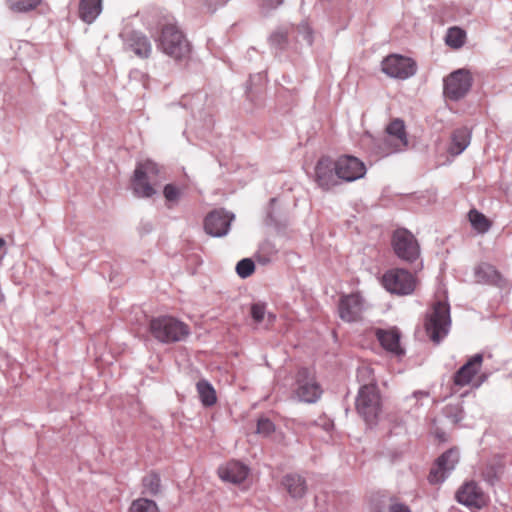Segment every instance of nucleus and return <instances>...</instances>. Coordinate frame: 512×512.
<instances>
[{
  "mask_svg": "<svg viewBox=\"0 0 512 512\" xmlns=\"http://www.w3.org/2000/svg\"><path fill=\"white\" fill-rule=\"evenodd\" d=\"M315 181L324 190L352 181V156L341 155L335 160L321 157L315 166Z\"/></svg>",
  "mask_w": 512,
  "mask_h": 512,
  "instance_id": "f257e3e1",
  "label": "nucleus"
},
{
  "mask_svg": "<svg viewBox=\"0 0 512 512\" xmlns=\"http://www.w3.org/2000/svg\"><path fill=\"white\" fill-rule=\"evenodd\" d=\"M157 42L161 51L175 60L188 57L191 51L190 43L184 33L173 22H167L161 26Z\"/></svg>",
  "mask_w": 512,
  "mask_h": 512,
  "instance_id": "f03ea898",
  "label": "nucleus"
},
{
  "mask_svg": "<svg viewBox=\"0 0 512 512\" xmlns=\"http://www.w3.org/2000/svg\"><path fill=\"white\" fill-rule=\"evenodd\" d=\"M152 336L162 343L178 342L189 334V327L185 323L171 316L152 318L149 323Z\"/></svg>",
  "mask_w": 512,
  "mask_h": 512,
  "instance_id": "7ed1b4c3",
  "label": "nucleus"
},
{
  "mask_svg": "<svg viewBox=\"0 0 512 512\" xmlns=\"http://www.w3.org/2000/svg\"><path fill=\"white\" fill-rule=\"evenodd\" d=\"M449 327V305L445 299L438 300L433 304L425 322L427 334L433 342L439 343L448 334Z\"/></svg>",
  "mask_w": 512,
  "mask_h": 512,
  "instance_id": "20e7f679",
  "label": "nucleus"
},
{
  "mask_svg": "<svg viewBox=\"0 0 512 512\" xmlns=\"http://www.w3.org/2000/svg\"><path fill=\"white\" fill-rule=\"evenodd\" d=\"M382 409L377 385H362L358 391L357 410L369 425L375 424Z\"/></svg>",
  "mask_w": 512,
  "mask_h": 512,
  "instance_id": "39448f33",
  "label": "nucleus"
},
{
  "mask_svg": "<svg viewBox=\"0 0 512 512\" xmlns=\"http://www.w3.org/2000/svg\"><path fill=\"white\" fill-rule=\"evenodd\" d=\"M381 283L392 294L409 295L414 292L417 281L412 273L396 268L386 271L381 278Z\"/></svg>",
  "mask_w": 512,
  "mask_h": 512,
  "instance_id": "423d86ee",
  "label": "nucleus"
},
{
  "mask_svg": "<svg viewBox=\"0 0 512 512\" xmlns=\"http://www.w3.org/2000/svg\"><path fill=\"white\" fill-rule=\"evenodd\" d=\"M381 71L390 78L406 80L417 71L415 61L400 54H390L381 62Z\"/></svg>",
  "mask_w": 512,
  "mask_h": 512,
  "instance_id": "0eeeda50",
  "label": "nucleus"
},
{
  "mask_svg": "<svg viewBox=\"0 0 512 512\" xmlns=\"http://www.w3.org/2000/svg\"><path fill=\"white\" fill-rule=\"evenodd\" d=\"M159 172L158 166L156 163L147 160L145 162L139 163L136 166L134 171V175L132 178V189L133 193L137 197L141 198H150L155 193L156 190L149 183V179L153 175H157Z\"/></svg>",
  "mask_w": 512,
  "mask_h": 512,
  "instance_id": "6e6552de",
  "label": "nucleus"
},
{
  "mask_svg": "<svg viewBox=\"0 0 512 512\" xmlns=\"http://www.w3.org/2000/svg\"><path fill=\"white\" fill-rule=\"evenodd\" d=\"M296 384L295 394L300 401L314 403L322 395V389L316 380L314 372L308 368L298 370Z\"/></svg>",
  "mask_w": 512,
  "mask_h": 512,
  "instance_id": "1a4fd4ad",
  "label": "nucleus"
},
{
  "mask_svg": "<svg viewBox=\"0 0 512 512\" xmlns=\"http://www.w3.org/2000/svg\"><path fill=\"white\" fill-rule=\"evenodd\" d=\"M472 78L468 70L459 69L444 80V95L451 100H459L470 90Z\"/></svg>",
  "mask_w": 512,
  "mask_h": 512,
  "instance_id": "9d476101",
  "label": "nucleus"
},
{
  "mask_svg": "<svg viewBox=\"0 0 512 512\" xmlns=\"http://www.w3.org/2000/svg\"><path fill=\"white\" fill-rule=\"evenodd\" d=\"M392 245L396 255L405 261H414L419 256V246L415 237L405 229L394 232Z\"/></svg>",
  "mask_w": 512,
  "mask_h": 512,
  "instance_id": "9b49d317",
  "label": "nucleus"
},
{
  "mask_svg": "<svg viewBox=\"0 0 512 512\" xmlns=\"http://www.w3.org/2000/svg\"><path fill=\"white\" fill-rule=\"evenodd\" d=\"M483 362V355L477 353L473 355L454 375L453 381L456 386L464 387L476 382L478 387L483 380L477 381L476 377L479 373Z\"/></svg>",
  "mask_w": 512,
  "mask_h": 512,
  "instance_id": "f8f14e48",
  "label": "nucleus"
},
{
  "mask_svg": "<svg viewBox=\"0 0 512 512\" xmlns=\"http://www.w3.org/2000/svg\"><path fill=\"white\" fill-rule=\"evenodd\" d=\"M233 218L224 209L213 210L204 219L205 232L213 237H222L228 233Z\"/></svg>",
  "mask_w": 512,
  "mask_h": 512,
  "instance_id": "ddd939ff",
  "label": "nucleus"
},
{
  "mask_svg": "<svg viewBox=\"0 0 512 512\" xmlns=\"http://www.w3.org/2000/svg\"><path fill=\"white\" fill-rule=\"evenodd\" d=\"M459 503L473 509L485 506L487 497L475 482L463 484L456 494Z\"/></svg>",
  "mask_w": 512,
  "mask_h": 512,
  "instance_id": "4468645a",
  "label": "nucleus"
},
{
  "mask_svg": "<svg viewBox=\"0 0 512 512\" xmlns=\"http://www.w3.org/2000/svg\"><path fill=\"white\" fill-rule=\"evenodd\" d=\"M459 461V454L457 450L450 449L443 453L437 460L436 467H434L429 474V481L431 483L443 482L447 475L455 468Z\"/></svg>",
  "mask_w": 512,
  "mask_h": 512,
  "instance_id": "2eb2a0df",
  "label": "nucleus"
},
{
  "mask_svg": "<svg viewBox=\"0 0 512 512\" xmlns=\"http://www.w3.org/2000/svg\"><path fill=\"white\" fill-rule=\"evenodd\" d=\"M249 469L239 461H229L218 468V475L223 481L233 484L242 483L248 476Z\"/></svg>",
  "mask_w": 512,
  "mask_h": 512,
  "instance_id": "dca6fc26",
  "label": "nucleus"
},
{
  "mask_svg": "<svg viewBox=\"0 0 512 512\" xmlns=\"http://www.w3.org/2000/svg\"><path fill=\"white\" fill-rule=\"evenodd\" d=\"M126 45L139 58H148L152 53V45L149 38L138 31H132L128 34Z\"/></svg>",
  "mask_w": 512,
  "mask_h": 512,
  "instance_id": "f3484780",
  "label": "nucleus"
},
{
  "mask_svg": "<svg viewBox=\"0 0 512 512\" xmlns=\"http://www.w3.org/2000/svg\"><path fill=\"white\" fill-rule=\"evenodd\" d=\"M376 336L385 350L395 354L396 356H402L404 354V349L400 345V333L398 329H377Z\"/></svg>",
  "mask_w": 512,
  "mask_h": 512,
  "instance_id": "a211bd4d",
  "label": "nucleus"
},
{
  "mask_svg": "<svg viewBox=\"0 0 512 512\" xmlns=\"http://www.w3.org/2000/svg\"><path fill=\"white\" fill-rule=\"evenodd\" d=\"M282 485L294 499L302 498L307 491L306 480L299 474H287L282 479Z\"/></svg>",
  "mask_w": 512,
  "mask_h": 512,
  "instance_id": "6ab92c4d",
  "label": "nucleus"
},
{
  "mask_svg": "<svg viewBox=\"0 0 512 512\" xmlns=\"http://www.w3.org/2000/svg\"><path fill=\"white\" fill-rule=\"evenodd\" d=\"M102 11V0H80L79 17L91 24Z\"/></svg>",
  "mask_w": 512,
  "mask_h": 512,
  "instance_id": "aec40b11",
  "label": "nucleus"
},
{
  "mask_svg": "<svg viewBox=\"0 0 512 512\" xmlns=\"http://www.w3.org/2000/svg\"><path fill=\"white\" fill-rule=\"evenodd\" d=\"M471 132L468 128H459L452 134V141L449 146V153L457 156L461 154L469 145Z\"/></svg>",
  "mask_w": 512,
  "mask_h": 512,
  "instance_id": "412c9836",
  "label": "nucleus"
},
{
  "mask_svg": "<svg viewBox=\"0 0 512 512\" xmlns=\"http://www.w3.org/2000/svg\"><path fill=\"white\" fill-rule=\"evenodd\" d=\"M386 132L396 141H398V149L404 148L408 145L407 135L405 131L404 122L400 119L393 120L386 128Z\"/></svg>",
  "mask_w": 512,
  "mask_h": 512,
  "instance_id": "4be33fe9",
  "label": "nucleus"
},
{
  "mask_svg": "<svg viewBox=\"0 0 512 512\" xmlns=\"http://www.w3.org/2000/svg\"><path fill=\"white\" fill-rule=\"evenodd\" d=\"M196 389L204 406L210 407L217 402L216 391L207 380L198 381L196 384Z\"/></svg>",
  "mask_w": 512,
  "mask_h": 512,
  "instance_id": "5701e85b",
  "label": "nucleus"
},
{
  "mask_svg": "<svg viewBox=\"0 0 512 512\" xmlns=\"http://www.w3.org/2000/svg\"><path fill=\"white\" fill-rule=\"evenodd\" d=\"M161 486L160 476L155 472H149L142 479L143 494L155 496L159 493Z\"/></svg>",
  "mask_w": 512,
  "mask_h": 512,
  "instance_id": "b1692460",
  "label": "nucleus"
},
{
  "mask_svg": "<svg viewBox=\"0 0 512 512\" xmlns=\"http://www.w3.org/2000/svg\"><path fill=\"white\" fill-rule=\"evenodd\" d=\"M42 0H6L8 8L15 13H28L35 10Z\"/></svg>",
  "mask_w": 512,
  "mask_h": 512,
  "instance_id": "393cba45",
  "label": "nucleus"
},
{
  "mask_svg": "<svg viewBox=\"0 0 512 512\" xmlns=\"http://www.w3.org/2000/svg\"><path fill=\"white\" fill-rule=\"evenodd\" d=\"M466 33L459 27L449 28L445 37V42L449 47L458 49L465 43Z\"/></svg>",
  "mask_w": 512,
  "mask_h": 512,
  "instance_id": "a878e982",
  "label": "nucleus"
},
{
  "mask_svg": "<svg viewBox=\"0 0 512 512\" xmlns=\"http://www.w3.org/2000/svg\"><path fill=\"white\" fill-rule=\"evenodd\" d=\"M128 512H159L155 501L140 497L132 501Z\"/></svg>",
  "mask_w": 512,
  "mask_h": 512,
  "instance_id": "bb28decb",
  "label": "nucleus"
},
{
  "mask_svg": "<svg viewBox=\"0 0 512 512\" xmlns=\"http://www.w3.org/2000/svg\"><path fill=\"white\" fill-rule=\"evenodd\" d=\"M469 221L478 233H486L490 229V222L486 216L477 210H471L469 212Z\"/></svg>",
  "mask_w": 512,
  "mask_h": 512,
  "instance_id": "cd10ccee",
  "label": "nucleus"
},
{
  "mask_svg": "<svg viewBox=\"0 0 512 512\" xmlns=\"http://www.w3.org/2000/svg\"><path fill=\"white\" fill-rule=\"evenodd\" d=\"M357 379L360 383V386L362 385H377L376 378L374 376V370L368 363H362L357 368Z\"/></svg>",
  "mask_w": 512,
  "mask_h": 512,
  "instance_id": "c85d7f7f",
  "label": "nucleus"
},
{
  "mask_svg": "<svg viewBox=\"0 0 512 512\" xmlns=\"http://www.w3.org/2000/svg\"><path fill=\"white\" fill-rule=\"evenodd\" d=\"M352 299L349 295L342 296L339 301V316L346 322L352 321Z\"/></svg>",
  "mask_w": 512,
  "mask_h": 512,
  "instance_id": "c756f323",
  "label": "nucleus"
},
{
  "mask_svg": "<svg viewBox=\"0 0 512 512\" xmlns=\"http://www.w3.org/2000/svg\"><path fill=\"white\" fill-rule=\"evenodd\" d=\"M255 271V264L249 258L240 260L236 265V272L241 278L251 276Z\"/></svg>",
  "mask_w": 512,
  "mask_h": 512,
  "instance_id": "7c9ffc66",
  "label": "nucleus"
},
{
  "mask_svg": "<svg viewBox=\"0 0 512 512\" xmlns=\"http://www.w3.org/2000/svg\"><path fill=\"white\" fill-rule=\"evenodd\" d=\"M251 317L256 323H260L264 320L266 314V305L264 303H254L251 306Z\"/></svg>",
  "mask_w": 512,
  "mask_h": 512,
  "instance_id": "2f4dec72",
  "label": "nucleus"
},
{
  "mask_svg": "<svg viewBox=\"0 0 512 512\" xmlns=\"http://www.w3.org/2000/svg\"><path fill=\"white\" fill-rule=\"evenodd\" d=\"M275 427L271 420L268 418H260L257 422V432L264 436L270 435L274 431Z\"/></svg>",
  "mask_w": 512,
  "mask_h": 512,
  "instance_id": "473e14b6",
  "label": "nucleus"
},
{
  "mask_svg": "<svg viewBox=\"0 0 512 512\" xmlns=\"http://www.w3.org/2000/svg\"><path fill=\"white\" fill-rule=\"evenodd\" d=\"M180 193V189L173 184H167L163 190L164 197L168 202L178 201Z\"/></svg>",
  "mask_w": 512,
  "mask_h": 512,
  "instance_id": "72a5a7b5",
  "label": "nucleus"
},
{
  "mask_svg": "<svg viewBox=\"0 0 512 512\" xmlns=\"http://www.w3.org/2000/svg\"><path fill=\"white\" fill-rule=\"evenodd\" d=\"M428 393L424 391H415L411 396L406 398V401L409 403L410 408L417 407L419 401L427 398Z\"/></svg>",
  "mask_w": 512,
  "mask_h": 512,
  "instance_id": "f704fd0d",
  "label": "nucleus"
},
{
  "mask_svg": "<svg viewBox=\"0 0 512 512\" xmlns=\"http://www.w3.org/2000/svg\"><path fill=\"white\" fill-rule=\"evenodd\" d=\"M366 166L358 158L354 157V181L360 179L366 174Z\"/></svg>",
  "mask_w": 512,
  "mask_h": 512,
  "instance_id": "c9c22d12",
  "label": "nucleus"
},
{
  "mask_svg": "<svg viewBox=\"0 0 512 512\" xmlns=\"http://www.w3.org/2000/svg\"><path fill=\"white\" fill-rule=\"evenodd\" d=\"M389 512H411L407 505L402 503H393L389 508Z\"/></svg>",
  "mask_w": 512,
  "mask_h": 512,
  "instance_id": "e433bc0d",
  "label": "nucleus"
},
{
  "mask_svg": "<svg viewBox=\"0 0 512 512\" xmlns=\"http://www.w3.org/2000/svg\"><path fill=\"white\" fill-rule=\"evenodd\" d=\"M481 272H484L487 276H492L496 273L494 268L489 265H481L476 269V274L479 275Z\"/></svg>",
  "mask_w": 512,
  "mask_h": 512,
  "instance_id": "4c0bfd02",
  "label": "nucleus"
},
{
  "mask_svg": "<svg viewBox=\"0 0 512 512\" xmlns=\"http://www.w3.org/2000/svg\"><path fill=\"white\" fill-rule=\"evenodd\" d=\"M283 0H262V6L269 9H274L280 6Z\"/></svg>",
  "mask_w": 512,
  "mask_h": 512,
  "instance_id": "58836bf2",
  "label": "nucleus"
},
{
  "mask_svg": "<svg viewBox=\"0 0 512 512\" xmlns=\"http://www.w3.org/2000/svg\"><path fill=\"white\" fill-rule=\"evenodd\" d=\"M353 299H354V308H355L361 302L360 296L358 294L354 293Z\"/></svg>",
  "mask_w": 512,
  "mask_h": 512,
  "instance_id": "ea45409f",
  "label": "nucleus"
},
{
  "mask_svg": "<svg viewBox=\"0 0 512 512\" xmlns=\"http://www.w3.org/2000/svg\"><path fill=\"white\" fill-rule=\"evenodd\" d=\"M5 240L0 238V249L3 248L5 246Z\"/></svg>",
  "mask_w": 512,
  "mask_h": 512,
  "instance_id": "a19ab883",
  "label": "nucleus"
},
{
  "mask_svg": "<svg viewBox=\"0 0 512 512\" xmlns=\"http://www.w3.org/2000/svg\"><path fill=\"white\" fill-rule=\"evenodd\" d=\"M269 318H271V320L273 321L275 319V316L270 314Z\"/></svg>",
  "mask_w": 512,
  "mask_h": 512,
  "instance_id": "79ce46f5",
  "label": "nucleus"
},
{
  "mask_svg": "<svg viewBox=\"0 0 512 512\" xmlns=\"http://www.w3.org/2000/svg\"><path fill=\"white\" fill-rule=\"evenodd\" d=\"M3 301V295L0 293V302Z\"/></svg>",
  "mask_w": 512,
  "mask_h": 512,
  "instance_id": "37998d69",
  "label": "nucleus"
}]
</instances>
